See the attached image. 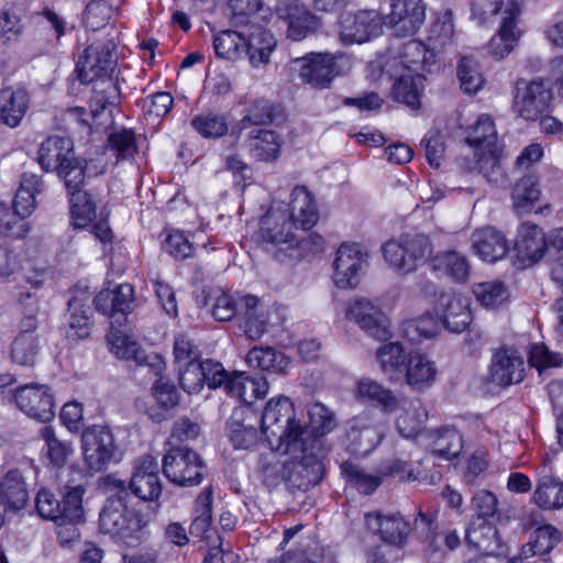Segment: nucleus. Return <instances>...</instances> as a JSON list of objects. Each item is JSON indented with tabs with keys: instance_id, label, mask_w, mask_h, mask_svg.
<instances>
[{
	"instance_id": "1",
	"label": "nucleus",
	"mask_w": 563,
	"mask_h": 563,
	"mask_svg": "<svg viewBox=\"0 0 563 563\" xmlns=\"http://www.w3.org/2000/svg\"><path fill=\"white\" fill-rule=\"evenodd\" d=\"M261 433L272 448L289 451L302 445L308 433L296 419L292 402L287 397L271 399L261 418Z\"/></svg>"
},
{
	"instance_id": "2",
	"label": "nucleus",
	"mask_w": 563,
	"mask_h": 563,
	"mask_svg": "<svg viewBox=\"0 0 563 563\" xmlns=\"http://www.w3.org/2000/svg\"><path fill=\"white\" fill-rule=\"evenodd\" d=\"M145 521L142 516L130 509L122 495L107 498L99 514V529L109 534L117 543L134 547L144 536Z\"/></svg>"
},
{
	"instance_id": "3",
	"label": "nucleus",
	"mask_w": 563,
	"mask_h": 563,
	"mask_svg": "<svg viewBox=\"0 0 563 563\" xmlns=\"http://www.w3.org/2000/svg\"><path fill=\"white\" fill-rule=\"evenodd\" d=\"M115 44L112 41L95 42L78 57L76 71L82 84L100 82L106 91L117 92L113 79L117 66Z\"/></svg>"
},
{
	"instance_id": "4",
	"label": "nucleus",
	"mask_w": 563,
	"mask_h": 563,
	"mask_svg": "<svg viewBox=\"0 0 563 563\" xmlns=\"http://www.w3.org/2000/svg\"><path fill=\"white\" fill-rule=\"evenodd\" d=\"M320 448V440L307 435L302 439V445L282 451L290 455L286 462V483L289 487L308 490L320 483L323 476V465L318 455Z\"/></svg>"
},
{
	"instance_id": "5",
	"label": "nucleus",
	"mask_w": 563,
	"mask_h": 563,
	"mask_svg": "<svg viewBox=\"0 0 563 563\" xmlns=\"http://www.w3.org/2000/svg\"><path fill=\"white\" fill-rule=\"evenodd\" d=\"M385 260L399 274H409L430 258L432 243L426 234H406L384 244Z\"/></svg>"
},
{
	"instance_id": "6",
	"label": "nucleus",
	"mask_w": 563,
	"mask_h": 563,
	"mask_svg": "<svg viewBox=\"0 0 563 563\" xmlns=\"http://www.w3.org/2000/svg\"><path fill=\"white\" fill-rule=\"evenodd\" d=\"M294 63L299 64L300 79L317 89L328 88L333 78L351 69L350 58L342 53H309Z\"/></svg>"
},
{
	"instance_id": "7",
	"label": "nucleus",
	"mask_w": 563,
	"mask_h": 563,
	"mask_svg": "<svg viewBox=\"0 0 563 563\" xmlns=\"http://www.w3.org/2000/svg\"><path fill=\"white\" fill-rule=\"evenodd\" d=\"M85 462L90 471H103L110 463L120 460L119 446L107 426H92L81 435Z\"/></svg>"
},
{
	"instance_id": "8",
	"label": "nucleus",
	"mask_w": 563,
	"mask_h": 563,
	"mask_svg": "<svg viewBox=\"0 0 563 563\" xmlns=\"http://www.w3.org/2000/svg\"><path fill=\"white\" fill-rule=\"evenodd\" d=\"M166 478L179 486H194L202 481L207 466L199 455L187 446L172 448L163 459Z\"/></svg>"
},
{
	"instance_id": "9",
	"label": "nucleus",
	"mask_w": 563,
	"mask_h": 563,
	"mask_svg": "<svg viewBox=\"0 0 563 563\" xmlns=\"http://www.w3.org/2000/svg\"><path fill=\"white\" fill-rule=\"evenodd\" d=\"M552 92L542 79L527 81L519 79L516 82L514 106L518 114L525 120H537L548 111Z\"/></svg>"
},
{
	"instance_id": "10",
	"label": "nucleus",
	"mask_w": 563,
	"mask_h": 563,
	"mask_svg": "<svg viewBox=\"0 0 563 563\" xmlns=\"http://www.w3.org/2000/svg\"><path fill=\"white\" fill-rule=\"evenodd\" d=\"M346 317L376 340L384 341L389 338L387 317L377 305L367 298L351 299L346 308Z\"/></svg>"
},
{
	"instance_id": "11",
	"label": "nucleus",
	"mask_w": 563,
	"mask_h": 563,
	"mask_svg": "<svg viewBox=\"0 0 563 563\" xmlns=\"http://www.w3.org/2000/svg\"><path fill=\"white\" fill-rule=\"evenodd\" d=\"M521 7L517 0H508L503 11L501 22L496 35L488 43V53L495 59H503L508 56L521 36L519 18Z\"/></svg>"
},
{
	"instance_id": "12",
	"label": "nucleus",
	"mask_w": 563,
	"mask_h": 563,
	"mask_svg": "<svg viewBox=\"0 0 563 563\" xmlns=\"http://www.w3.org/2000/svg\"><path fill=\"white\" fill-rule=\"evenodd\" d=\"M367 265V253L356 243H343L336 251L333 279L340 288H353L360 283V272Z\"/></svg>"
},
{
	"instance_id": "13",
	"label": "nucleus",
	"mask_w": 563,
	"mask_h": 563,
	"mask_svg": "<svg viewBox=\"0 0 563 563\" xmlns=\"http://www.w3.org/2000/svg\"><path fill=\"white\" fill-rule=\"evenodd\" d=\"M16 406L27 416L48 422L55 417V402L51 389L46 385L27 384L14 394Z\"/></svg>"
},
{
	"instance_id": "14",
	"label": "nucleus",
	"mask_w": 563,
	"mask_h": 563,
	"mask_svg": "<svg viewBox=\"0 0 563 563\" xmlns=\"http://www.w3.org/2000/svg\"><path fill=\"white\" fill-rule=\"evenodd\" d=\"M276 14L287 22V35L301 41L320 27V20L300 0H277Z\"/></svg>"
},
{
	"instance_id": "15",
	"label": "nucleus",
	"mask_w": 563,
	"mask_h": 563,
	"mask_svg": "<svg viewBox=\"0 0 563 563\" xmlns=\"http://www.w3.org/2000/svg\"><path fill=\"white\" fill-rule=\"evenodd\" d=\"M391 10L385 16V24L394 29L397 36L415 34L426 18L422 0H393Z\"/></svg>"
},
{
	"instance_id": "16",
	"label": "nucleus",
	"mask_w": 563,
	"mask_h": 563,
	"mask_svg": "<svg viewBox=\"0 0 563 563\" xmlns=\"http://www.w3.org/2000/svg\"><path fill=\"white\" fill-rule=\"evenodd\" d=\"M110 350L120 358L134 361L140 367L147 368V372L155 377L162 375L165 369L163 358L155 353L147 355L140 344L120 332H111L108 335Z\"/></svg>"
},
{
	"instance_id": "17",
	"label": "nucleus",
	"mask_w": 563,
	"mask_h": 563,
	"mask_svg": "<svg viewBox=\"0 0 563 563\" xmlns=\"http://www.w3.org/2000/svg\"><path fill=\"white\" fill-rule=\"evenodd\" d=\"M435 309L442 323L451 332H463L472 321L468 298L462 294L440 292L435 301Z\"/></svg>"
},
{
	"instance_id": "18",
	"label": "nucleus",
	"mask_w": 563,
	"mask_h": 563,
	"mask_svg": "<svg viewBox=\"0 0 563 563\" xmlns=\"http://www.w3.org/2000/svg\"><path fill=\"white\" fill-rule=\"evenodd\" d=\"M382 31V20L374 10L346 13L340 20V38L344 43H364Z\"/></svg>"
},
{
	"instance_id": "19",
	"label": "nucleus",
	"mask_w": 563,
	"mask_h": 563,
	"mask_svg": "<svg viewBox=\"0 0 563 563\" xmlns=\"http://www.w3.org/2000/svg\"><path fill=\"white\" fill-rule=\"evenodd\" d=\"M129 489L142 500H157L162 494L158 476V463L150 454L141 456L134 466L129 482Z\"/></svg>"
},
{
	"instance_id": "20",
	"label": "nucleus",
	"mask_w": 563,
	"mask_h": 563,
	"mask_svg": "<svg viewBox=\"0 0 563 563\" xmlns=\"http://www.w3.org/2000/svg\"><path fill=\"white\" fill-rule=\"evenodd\" d=\"M365 520L367 528L377 533L384 542L397 548L406 543L410 525L400 514H367Z\"/></svg>"
},
{
	"instance_id": "21",
	"label": "nucleus",
	"mask_w": 563,
	"mask_h": 563,
	"mask_svg": "<svg viewBox=\"0 0 563 563\" xmlns=\"http://www.w3.org/2000/svg\"><path fill=\"white\" fill-rule=\"evenodd\" d=\"M134 290L130 284L101 290L93 299L96 309L120 323L132 311Z\"/></svg>"
},
{
	"instance_id": "22",
	"label": "nucleus",
	"mask_w": 563,
	"mask_h": 563,
	"mask_svg": "<svg viewBox=\"0 0 563 563\" xmlns=\"http://www.w3.org/2000/svg\"><path fill=\"white\" fill-rule=\"evenodd\" d=\"M256 416L247 408L233 410L230 420L227 422L228 437L234 449H251L260 440V432L254 426Z\"/></svg>"
},
{
	"instance_id": "23",
	"label": "nucleus",
	"mask_w": 563,
	"mask_h": 563,
	"mask_svg": "<svg viewBox=\"0 0 563 563\" xmlns=\"http://www.w3.org/2000/svg\"><path fill=\"white\" fill-rule=\"evenodd\" d=\"M515 250L526 266L539 262L547 250L543 230L531 222H523L517 233Z\"/></svg>"
},
{
	"instance_id": "24",
	"label": "nucleus",
	"mask_w": 563,
	"mask_h": 563,
	"mask_svg": "<svg viewBox=\"0 0 563 563\" xmlns=\"http://www.w3.org/2000/svg\"><path fill=\"white\" fill-rule=\"evenodd\" d=\"M471 240L474 253L485 262H497L509 251V242L505 234L494 227L475 230Z\"/></svg>"
},
{
	"instance_id": "25",
	"label": "nucleus",
	"mask_w": 563,
	"mask_h": 563,
	"mask_svg": "<svg viewBox=\"0 0 563 563\" xmlns=\"http://www.w3.org/2000/svg\"><path fill=\"white\" fill-rule=\"evenodd\" d=\"M297 228L284 212L275 210L268 211L261 219L262 239L277 246L286 245V250L295 246L297 234L294 229Z\"/></svg>"
},
{
	"instance_id": "26",
	"label": "nucleus",
	"mask_w": 563,
	"mask_h": 563,
	"mask_svg": "<svg viewBox=\"0 0 563 563\" xmlns=\"http://www.w3.org/2000/svg\"><path fill=\"white\" fill-rule=\"evenodd\" d=\"M525 362L516 351L504 350L494 355L490 379L499 386L518 384L523 379Z\"/></svg>"
},
{
	"instance_id": "27",
	"label": "nucleus",
	"mask_w": 563,
	"mask_h": 563,
	"mask_svg": "<svg viewBox=\"0 0 563 563\" xmlns=\"http://www.w3.org/2000/svg\"><path fill=\"white\" fill-rule=\"evenodd\" d=\"M289 220L303 231L310 230L319 219L313 195L305 186H296L290 196Z\"/></svg>"
},
{
	"instance_id": "28",
	"label": "nucleus",
	"mask_w": 563,
	"mask_h": 563,
	"mask_svg": "<svg viewBox=\"0 0 563 563\" xmlns=\"http://www.w3.org/2000/svg\"><path fill=\"white\" fill-rule=\"evenodd\" d=\"M88 301L89 296L85 292L80 294V296H74L68 300L69 317L65 331L67 339L76 341L90 335L91 322Z\"/></svg>"
},
{
	"instance_id": "29",
	"label": "nucleus",
	"mask_w": 563,
	"mask_h": 563,
	"mask_svg": "<svg viewBox=\"0 0 563 563\" xmlns=\"http://www.w3.org/2000/svg\"><path fill=\"white\" fill-rule=\"evenodd\" d=\"M465 541L485 555H499L503 553L504 545L498 530L485 520L471 523L466 529Z\"/></svg>"
},
{
	"instance_id": "30",
	"label": "nucleus",
	"mask_w": 563,
	"mask_h": 563,
	"mask_svg": "<svg viewBox=\"0 0 563 563\" xmlns=\"http://www.w3.org/2000/svg\"><path fill=\"white\" fill-rule=\"evenodd\" d=\"M73 155V142L70 139L53 135L48 136L41 144L37 161L43 170L54 172Z\"/></svg>"
},
{
	"instance_id": "31",
	"label": "nucleus",
	"mask_w": 563,
	"mask_h": 563,
	"mask_svg": "<svg viewBox=\"0 0 563 563\" xmlns=\"http://www.w3.org/2000/svg\"><path fill=\"white\" fill-rule=\"evenodd\" d=\"M29 97L23 89L7 87L0 90V122L15 128L26 113Z\"/></svg>"
},
{
	"instance_id": "32",
	"label": "nucleus",
	"mask_w": 563,
	"mask_h": 563,
	"mask_svg": "<svg viewBox=\"0 0 563 563\" xmlns=\"http://www.w3.org/2000/svg\"><path fill=\"white\" fill-rule=\"evenodd\" d=\"M429 265L431 271L449 276L455 283H465L471 274L467 258L455 251L438 253Z\"/></svg>"
},
{
	"instance_id": "33",
	"label": "nucleus",
	"mask_w": 563,
	"mask_h": 563,
	"mask_svg": "<svg viewBox=\"0 0 563 563\" xmlns=\"http://www.w3.org/2000/svg\"><path fill=\"white\" fill-rule=\"evenodd\" d=\"M398 408L402 409L396 420L398 432L408 439L417 437L428 418L426 408L419 400L408 401L406 399H400Z\"/></svg>"
},
{
	"instance_id": "34",
	"label": "nucleus",
	"mask_w": 563,
	"mask_h": 563,
	"mask_svg": "<svg viewBox=\"0 0 563 563\" xmlns=\"http://www.w3.org/2000/svg\"><path fill=\"white\" fill-rule=\"evenodd\" d=\"M245 36L246 44L244 49L249 55L252 66L258 67L261 65H266L276 46V40L273 34L261 26H256L254 31Z\"/></svg>"
},
{
	"instance_id": "35",
	"label": "nucleus",
	"mask_w": 563,
	"mask_h": 563,
	"mask_svg": "<svg viewBox=\"0 0 563 563\" xmlns=\"http://www.w3.org/2000/svg\"><path fill=\"white\" fill-rule=\"evenodd\" d=\"M5 509H22L29 500V492L23 476L18 470H10L0 484Z\"/></svg>"
},
{
	"instance_id": "36",
	"label": "nucleus",
	"mask_w": 563,
	"mask_h": 563,
	"mask_svg": "<svg viewBox=\"0 0 563 563\" xmlns=\"http://www.w3.org/2000/svg\"><path fill=\"white\" fill-rule=\"evenodd\" d=\"M347 437L363 451H369L380 441V434L374 426L373 419L366 415H360L349 421Z\"/></svg>"
},
{
	"instance_id": "37",
	"label": "nucleus",
	"mask_w": 563,
	"mask_h": 563,
	"mask_svg": "<svg viewBox=\"0 0 563 563\" xmlns=\"http://www.w3.org/2000/svg\"><path fill=\"white\" fill-rule=\"evenodd\" d=\"M376 354L380 368L389 380H398L402 377L408 356L399 343L385 344L377 350Z\"/></svg>"
},
{
	"instance_id": "38",
	"label": "nucleus",
	"mask_w": 563,
	"mask_h": 563,
	"mask_svg": "<svg viewBox=\"0 0 563 563\" xmlns=\"http://www.w3.org/2000/svg\"><path fill=\"white\" fill-rule=\"evenodd\" d=\"M561 541V532L551 525L539 527L522 547L521 555L528 559L532 555L545 558Z\"/></svg>"
},
{
	"instance_id": "39",
	"label": "nucleus",
	"mask_w": 563,
	"mask_h": 563,
	"mask_svg": "<svg viewBox=\"0 0 563 563\" xmlns=\"http://www.w3.org/2000/svg\"><path fill=\"white\" fill-rule=\"evenodd\" d=\"M424 77L417 75H402L393 85L391 93L396 101L402 102L411 109L421 104Z\"/></svg>"
},
{
	"instance_id": "40",
	"label": "nucleus",
	"mask_w": 563,
	"mask_h": 563,
	"mask_svg": "<svg viewBox=\"0 0 563 563\" xmlns=\"http://www.w3.org/2000/svg\"><path fill=\"white\" fill-rule=\"evenodd\" d=\"M284 119L280 106L274 104L266 99H256L247 108L245 115L241 120V129L251 125H265Z\"/></svg>"
},
{
	"instance_id": "41",
	"label": "nucleus",
	"mask_w": 563,
	"mask_h": 563,
	"mask_svg": "<svg viewBox=\"0 0 563 563\" xmlns=\"http://www.w3.org/2000/svg\"><path fill=\"white\" fill-rule=\"evenodd\" d=\"M41 352V343L35 333H19L11 343V360L16 365L32 367Z\"/></svg>"
},
{
	"instance_id": "42",
	"label": "nucleus",
	"mask_w": 563,
	"mask_h": 563,
	"mask_svg": "<svg viewBox=\"0 0 563 563\" xmlns=\"http://www.w3.org/2000/svg\"><path fill=\"white\" fill-rule=\"evenodd\" d=\"M401 63L409 70L416 71H430L431 67L435 65V54L433 51L419 41H409L402 46Z\"/></svg>"
},
{
	"instance_id": "43",
	"label": "nucleus",
	"mask_w": 563,
	"mask_h": 563,
	"mask_svg": "<svg viewBox=\"0 0 563 563\" xmlns=\"http://www.w3.org/2000/svg\"><path fill=\"white\" fill-rule=\"evenodd\" d=\"M466 142L476 148L475 152L496 148L497 132L493 119L488 114H481L476 123L470 128Z\"/></svg>"
},
{
	"instance_id": "44",
	"label": "nucleus",
	"mask_w": 563,
	"mask_h": 563,
	"mask_svg": "<svg viewBox=\"0 0 563 563\" xmlns=\"http://www.w3.org/2000/svg\"><path fill=\"white\" fill-rule=\"evenodd\" d=\"M341 473L346 483L364 495H371L382 484V475L367 473L360 465L345 461L341 464Z\"/></svg>"
},
{
	"instance_id": "45",
	"label": "nucleus",
	"mask_w": 563,
	"mask_h": 563,
	"mask_svg": "<svg viewBox=\"0 0 563 563\" xmlns=\"http://www.w3.org/2000/svg\"><path fill=\"white\" fill-rule=\"evenodd\" d=\"M540 195L538 178L527 175L518 180L512 189V206L518 213L528 212L539 200Z\"/></svg>"
},
{
	"instance_id": "46",
	"label": "nucleus",
	"mask_w": 563,
	"mask_h": 563,
	"mask_svg": "<svg viewBox=\"0 0 563 563\" xmlns=\"http://www.w3.org/2000/svg\"><path fill=\"white\" fill-rule=\"evenodd\" d=\"M357 391L360 397L378 404L386 412H394L400 405V398L391 390L369 378L360 380Z\"/></svg>"
},
{
	"instance_id": "47",
	"label": "nucleus",
	"mask_w": 563,
	"mask_h": 563,
	"mask_svg": "<svg viewBox=\"0 0 563 563\" xmlns=\"http://www.w3.org/2000/svg\"><path fill=\"white\" fill-rule=\"evenodd\" d=\"M251 367L262 371L284 372L288 365L287 357L269 346H254L246 355Z\"/></svg>"
},
{
	"instance_id": "48",
	"label": "nucleus",
	"mask_w": 563,
	"mask_h": 563,
	"mask_svg": "<svg viewBox=\"0 0 563 563\" xmlns=\"http://www.w3.org/2000/svg\"><path fill=\"white\" fill-rule=\"evenodd\" d=\"M212 489L205 488L196 499L195 518L189 527V533L200 539L206 538L212 519Z\"/></svg>"
},
{
	"instance_id": "49",
	"label": "nucleus",
	"mask_w": 563,
	"mask_h": 563,
	"mask_svg": "<svg viewBox=\"0 0 563 563\" xmlns=\"http://www.w3.org/2000/svg\"><path fill=\"white\" fill-rule=\"evenodd\" d=\"M407 383L411 386H422L434 380L437 369L434 364L420 353L408 355L405 368Z\"/></svg>"
},
{
	"instance_id": "50",
	"label": "nucleus",
	"mask_w": 563,
	"mask_h": 563,
	"mask_svg": "<svg viewBox=\"0 0 563 563\" xmlns=\"http://www.w3.org/2000/svg\"><path fill=\"white\" fill-rule=\"evenodd\" d=\"M533 500L544 510L561 508L563 506V483L552 477L541 478L533 493Z\"/></svg>"
},
{
	"instance_id": "51",
	"label": "nucleus",
	"mask_w": 563,
	"mask_h": 563,
	"mask_svg": "<svg viewBox=\"0 0 563 563\" xmlns=\"http://www.w3.org/2000/svg\"><path fill=\"white\" fill-rule=\"evenodd\" d=\"M308 416L311 433H307L311 439L318 440L317 438L324 437L338 426L335 413L321 402L309 405Z\"/></svg>"
},
{
	"instance_id": "52",
	"label": "nucleus",
	"mask_w": 563,
	"mask_h": 563,
	"mask_svg": "<svg viewBox=\"0 0 563 563\" xmlns=\"http://www.w3.org/2000/svg\"><path fill=\"white\" fill-rule=\"evenodd\" d=\"M246 36L244 33L225 30L214 35L213 48L218 57L223 59H235L244 49Z\"/></svg>"
},
{
	"instance_id": "53",
	"label": "nucleus",
	"mask_w": 563,
	"mask_h": 563,
	"mask_svg": "<svg viewBox=\"0 0 563 563\" xmlns=\"http://www.w3.org/2000/svg\"><path fill=\"white\" fill-rule=\"evenodd\" d=\"M73 218L79 228L87 227L96 218V203L91 195L82 189L69 192Z\"/></svg>"
},
{
	"instance_id": "54",
	"label": "nucleus",
	"mask_w": 563,
	"mask_h": 563,
	"mask_svg": "<svg viewBox=\"0 0 563 563\" xmlns=\"http://www.w3.org/2000/svg\"><path fill=\"white\" fill-rule=\"evenodd\" d=\"M250 148L253 156L260 161L276 159L280 148L279 137L274 131L260 130L252 136Z\"/></svg>"
},
{
	"instance_id": "55",
	"label": "nucleus",
	"mask_w": 563,
	"mask_h": 563,
	"mask_svg": "<svg viewBox=\"0 0 563 563\" xmlns=\"http://www.w3.org/2000/svg\"><path fill=\"white\" fill-rule=\"evenodd\" d=\"M463 448L460 432L454 428H443L437 431L433 441V453L439 457L452 460L456 457Z\"/></svg>"
},
{
	"instance_id": "56",
	"label": "nucleus",
	"mask_w": 563,
	"mask_h": 563,
	"mask_svg": "<svg viewBox=\"0 0 563 563\" xmlns=\"http://www.w3.org/2000/svg\"><path fill=\"white\" fill-rule=\"evenodd\" d=\"M456 75L462 90L465 93H476L484 84V78L479 71L478 64L471 57H462L456 67Z\"/></svg>"
},
{
	"instance_id": "57",
	"label": "nucleus",
	"mask_w": 563,
	"mask_h": 563,
	"mask_svg": "<svg viewBox=\"0 0 563 563\" xmlns=\"http://www.w3.org/2000/svg\"><path fill=\"white\" fill-rule=\"evenodd\" d=\"M85 489L81 485H77L67 490L60 500L59 510L62 512L60 526L66 523H75L82 518V496Z\"/></svg>"
},
{
	"instance_id": "58",
	"label": "nucleus",
	"mask_w": 563,
	"mask_h": 563,
	"mask_svg": "<svg viewBox=\"0 0 563 563\" xmlns=\"http://www.w3.org/2000/svg\"><path fill=\"white\" fill-rule=\"evenodd\" d=\"M438 329V320L430 313L408 320L402 324V333L411 342L430 339L437 334Z\"/></svg>"
},
{
	"instance_id": "59",
	"label": "nucleus",
	"mask_w": 563,
	"mask_h": 563,
	"mask_svg": "<svg viewBox=\"0 0 563 563\" xmlns=\"http://www.w3.org/2000/svg\"><path fill=\"white\" fill-rule=\"evenodd\" d=\"M40 434L45 441L47 457L51 463L58 467L63 466L73 452L70 444L66 441L59 440L53 428L49 426L42 427Z\"/></svg>"
},
{
	"instance_id": "60",
	"label": "nucleus",
	"mask_w": 563,
	"mask_h": 563,
	"mask_svg": "<svg viewBox=\"0 0 563 563\" xmlns=\"http://www.w3.org/2000/svg\"><path fill=\"white\" fill-rule=\"evenodd\" d=\"M109 150L121 161H129L137 152L135 134L131 130L114 131L108 139Z\"/></svg>"
},
{
	"instance_id": "61",
	"label": "nucleus",
	"mask_w": 563,
	"mask_h": 563,
	"mask_svg": "<svg viewBox=\"0 0 563 563\" xmlns=\"http://www.w3.org/2000/svg\"><path fill=\"white\" fill-rule=\"evenodd\" d=\"M203 298L202 303L205 306L209 305L211 300L212 302V316L218 321H230L236 314V299H234L231 295L219 290H216L213 296L210 294L206 295V290L202 291Z\"/></svg>"
},
{
	"instance_id": "62",
	"label": "nucleus",
	"mask_w": 563,
	"mask_h": 563,
	"mask_svg": "<svg viewBox=\"0 0 563 563\" xmlns=\"http://www.w3.org/2000/svg\"><path fill=\"white\" fill-rule=\"evenodd\" d=\"M476 299L486 307H495L508 298L506 286L501 282H484L473 287Z\"/></svg>"
},
{
	"instance_id": "63",
	"label": "nucleus",
	"mask_w": 563,
	"mask_h": 563,
	"mask_svg": "<svg viewBox=\"0 0 563 563\" xmlns=\"http://www.w3.org/2000/svg\"><path fill=\"white\" fill-rule=\"evenodd\" d=\"M476 169L489 183L499 184L504 179L503 169L497 156V148L489 151L475 152Z\"/></svg>"
},
{
	"instance_id": "64",
	"label": "nucleus",
	"mask_w": 563,
	"mask_h": 563,
	"mask_svg": "<svg viewBox=\"0 0 563 563\" xmlns=\"http://www.w3.org/2000/svg\"><path fill=\"white\" fill-rule=\"evenodd\" d=\"M85 168L86 162L73 155L56 170L58 176L64 179L68 194L81 189L85 180Z\"/></svg>"
}]
</instances>
